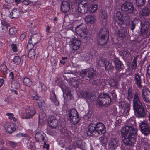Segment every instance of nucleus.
I'll list each match as a JSON object with an SVG mask.
<instances>
[{
	"mask_svg": "<svg viewBox=\"0 0 150 150\" xmlns=\"http://www.w3.org/2000/svg\"><path fill=\"white\" fill-rule=\"evenodd\" d=\"M135 121L132 119L126 121V125L122 128L121 131L122 139L123 143L129 146H133L135 142V139L137 135V130L133 126Z\"/></svg>",
	"mask_w": 150,
	"mask_h": 150,
	"instance_id": "obj_1",
	"label": "nucleus"
},
{
	"mask_svg": "<svg viewBox=\"0 0 150 150\" xmlns=\"http://www.w3.org/2000/svg\"><path fill=\"white\" fill-rule=\"evenodd\" d=\"M89 2L86 0H83L78 5V11H76L74 13V16L76 17H78L81 16V13H85L87 12L88 10L91 13H94L98 8V6L95 4L89 5Z\"/></svg>",
	"mask_w": 150,
	"mask_h": 150,
	"instance_id": "obj_2",
	"label": "nucleus"
},
{
	"mask_svg": "<svg viewBox=\"0 0 150 150\" xmlns=\"http://www.w3.org/2000/svg\"><path fill=\"white\" fill-rule=\"evenodd\" d=\"M111 102L110 96L107 94L100 95L98 97L97 103L100 105L108 106Z\"/></svg>",
	"mask_w": 150,
	"mask_h": 150,
	"instance_id": "obj_3",
	"label": "nucleus"
},
{
	"mask_svg": "<svg viewBox=\"0 0 150 150\" xmlns=\"http://www.w3.org/2000/svg\"><path fill=\"white\" fill-rule=\"evenodd\" d=\"M121 9L123 13L127 15L132 13L134 10V8L131 2L125 1L121 5Z\"/></svg>",
	"mask_w": 150,
	"mask_h": 150,
	"instance_id": "obj_4",
	"label": "nucleus"
},
{
	"mask_svg": "<svg viewBox=\"0 0 150 150\" xmlns=\"http://www.w3.org/2000/svg\"><path fill=\"white\" fill-rule=\"evenodd\" d=\"M133 108L137 117L140 118L146 117L147 114V111L142 105L138 106L137 108L134 107Z\"/></svg>",
	"mask_w": 150,
	"mask_h": 150,
	"instance_id": "obj_5",
	"label": "nucleus"
},
{
	"mask_svg": "<svg viewBox=\"0 0 150 150\" xmlns=\"http://www.w3.org/2000/svg\"><path fill=\"white\" fill-rule=\"evenodd\" d=\"M142 133L145 135L147 136L150 133V127L148 124L147 120H144L139 124Z\"/></svg>",
	"mask_w": 150,
	"mask_h": 150,
	"instance_id": "obj_6",
	"label": "nucleus"
},
{
	"mask_svg": "<svg viewBox=\"0 0 150 150\" xmlns=\"http://www.w3.org/2000/svg\"><path fill=\"white\" fill-rule=\"evenodd\" d=\"M76 33L80 37L83 38L87 35V30L86 28V25L83 24L79 25L76 28Z\"/></svg>",
	"mask_w": 150,
	"mask_h": 150,
	"instance_id": "obj_7",
	"label": "nucleus"
},
{
	"mask_svg": "<svg viewBox=\"0 0 150 150\" xmlns=\"http://www.w3.org/2000/svg\"><path fill=\"white\" fill-rule=\"evenodd\" d=\"M114 21L115 24H117L119 25H121L125 23L124 18L123 15L120 11H117L113 15Z\"/></svg>",
	"mask_w": 150,
	"mask_h": 150,
	"instance_id": "obj_8",
	"label": "nucleus"
},
{
	"mask_svg": "<svg viewBox=\"0 0 150 150\" xmlns=\"http://www.w3.org/2000/svg\"><path fill=\"white\" fill-rule=\"evenodd\" d=\"M58 120L54 116L49 117L47 119V125L51 129H54L57 127L58 124Z\"/></svg>",
	"mask_w": 150,
	"mask_h": 150,
	"instance_id": "obj_9",
	"label": "nucleus"
},
{
	"mask_svg": "<svg viewBox=\"0 0 150 150\" xmlns=\"http://www.w3.org/2000/svg\"><path fill=\"white\" fill-rule=\"evenodd\" d=\"M120 144L119 140L116 137L110 138L108 143V148L111 150L117 148Z\"/></svg>",
	"mask_w": 150,
	"mask_h": 150,
	"instance_id": "obj_10",
	"label": "nucleus"
},
{
	"mask_svg": "<svg viewBox=\"0 0 150 150\" xmlns=\"http://www.w3.org/2000/svg\"><path fill=\"white\" fill-rule=\"evenodd\" d=\"M96 74V71L93 68L86 69L81 74V76H83L84 78L87 76L88 78L93 77Z\"/></svg>",
	"mask_w": 150,
	"mask_h": 150,
	"instance_id": "obj_11",
	"label": "nucleus"
},
{
	"mask_svg": "<svg viewBox=\"0 0 150 150\" xmlns=\"http://www.w3.org/2000/svg\"><path fill=\"white\" fill-rule=\"evenodd\" d=\"M23 13L21 9L16 8H14L11 11L9 16L11 18H17L19 17Z\"/></svg>",
	"mask_w": 150,
	"mask_h": 150,
	"instance_id": "obj_12",
	"label": "nucleus"
},
{
	"mask_svg": "<svg viewBox=\"0 0 150 150\" xmlns=\"http://www.w3.org/2000/svg\"><path fill=\"white\" fill-rule=\"evenodd\" d=\"M139 15L140 18H145L150 15V9L145 6L139 11Z\"/></svg>",
	"mask_w": 150,
	"mask_h": 150,
	"instance_id": "obj_13",
	"label": "nucleus"
},
{
	"mask_svg": "<svg viewBox=\"0 0 150 150\" xmlns=\"http://www.w3.org/2000/svg\"><path fill=\"white\" fill-rule=\"evenodd\" d=\"M88 129L87 134L88 136H92L94 135L97 132L96 124L91 123L88 127Z\"/></svg>",
	"mask_w": 150,
	"mask_h": 150,
	"instance_id": "obj_14",
	"label": "nucleus"
},
{
	"mask_svg": "<svg viewBox=\"0 0 150 150\" xmlns=\"http://www.w3.org/2000/svg\"><path fill=\"white\" fill-rule=\"evenodd\" d=\"M95 124L96 132L100 135L105 134L106 132V127L104 125L100 122Z\"/></svg>",
	"mask_w": 150,
	"mask_h": 150,
	"instance_id": "obj_15",
	"label": "nucleus"
},
{
	"mask_svg": "<svg viewBox=\"0 0 150 150\" xmlns=\"http://www.w3.org/2000/svg\"><path fill=\"white\" fill-rule=\"evenodd\" d=\"M120 106L122 108V110L123 111V115L125 116L129 115L130 107V104L124 102H122L121 103Z\"/></svg>",
	"mask_w": 150,
	"mask_h": 150,
	"instance_id": "obj_16",
	"label": "nucleus"
},
{
	"mask_svg": "<svg viewBox=\"0 0 150 150\" xmlns=\"http://www.w3.org/2000/svg\"><path fill=\"white\" fill-rule=\"evenodd\" d=\"M81 44L80 41L76 39H72L70 41L71 47L74 50H77L80 48Z\"/></svg>",
	"mask_w": 150,
	"mask_h": 150,
	"instance_id": "obj_17",
	"label": "nucleus"
},
{
	"mask_svg": "<svg viewBox=\"0 0 150 150\" xmlns=\"http://www.w3.org/2000/svg\"><path fill=\"white\" fill-rule=\"evenodd\" d=\"M139 94L137 92L134 93L133 100V108L134 107L137 108L138 106L142 105V103L139 100Z\"/></svg>",
	"mask_w": 150,
	"mask_h": 150,
	"instance_id": "obj_18",
	"label": "nucleus"
},
{
	"mask_svg": "<svg viewBox=\"0 0 150 150\" xmlns=\"http://www.w3.org/2000/svg\"><path fill=\"white\" fill-rule=\"evenodd\" d=\"M35 109L32 106H28L25 109V112L27 118H30L35 113Z\"/></svg>",
	"mask_w": 150,
	"mask_h": 150,
	"instance_id": "obj_19",
	"label": "nucleus"
},
{
	"mask_svg": "<svg viewBox=\"0 0 150 150\" xmlns=\"http://www.w3.org/2000/svg\"><path fill=\"white\" fill-rule=\"evenodd\" d=\"M120 74H117L115 76L116 81L114 79H110L108 82L110 86L114 88L116 87L117 85V81L120 79Z\"/></svg>",
	"mask_w": 150,
	"mask_h": 150,
	"instance_id": "obj_20",
	"label": "nucleus"
},
{
	"mask_svg": "<svg viewBox=\"0 0 150 150\" xmlns=\"http://www.w3.org/2000/svg\"><path fill=\"white\" fill-rule=\"evenodd\" d=\"M149 25V23L147 21H145L143 23L141 29V34L145 35L147 33V31Z\"/></svg>",
	"mask_w": 150,
	"mask_h": 150,
	"instance_id": "obj_21",
	"label": "nucleus"
},
{
	"mask_svg": "<svg viewBox=\"0 0 150 150\" xmlns=\"http://www.w3.org/2000/svg\"><path fill=\"white\" fill-rule=\"evenodd\" d=\"M74 140L73 144L74 146L80 148L83 147V142L81 139L79 138L75 137Z\"/></svg>",
	"mask_w": 150,
	"mask_h": 150,
	"instance_id": "obj_22",
	"label": "nucleus"
},
{
	"mask_svg": "<svg viewBox=\"0 0 150 150\" xmlns=\"http://www.w3.org/2000/svg\"><path fill=\"white\" fill-rule=\"evenodd\" d=\"M141 142L142 146L145 149L150 148V141L147 138L142 139Z\"/></svg>",
	"mask_w": 150,
	"mask_h": 150,
	"instance_id": "obj_23",
	"label": "nucleus"
},
{
	"mask_svg": "<svg viewBox=\"0 0 150 150\" xmlns=\"http://www.w3.org/2000/svg\"><path fill=\"white\" fill-rule=\"evenodd\" d=\"M98 35L105 37L107 38V39H108L109 33L107 28L105 27H103L99 32Z\"/></svg>",
	"mask_w": 150,
	"mask_h": 150,
	"instance_id": "obj_24",
	"label": "nucleus"
},
{
	"mask_svg": "<svg viewBox=\"0 0 150 150\" xmlns=\"http://www.w3.org/2000/svg\"><path fill=\"white\" fill-rule=\"evenodd\" d=\"M70 8L69 3L66 1H64L62 3L61 9L63 12H66L69 11Z\"/></svg>",
	"mask_w": 150,
	"mask_h": 150,
	"instance_id": "obj_25",
	"label": "nucleus"
},
{
	"mask_svg": "<svg viewBox=\"0 0 150 150\" xmlns=\"http://www.w3.org/2000/svg\"><path fill=\"white\" fill-rule=\"evenodd\" d=\"M102 25L105 26L106 25L108 21V16L105 11H103L100 15Z\"/></svg>",
	"mask_w": 150,
	"mask_h": 150,
	"instance_id": "obj_26",
	"label": "nucleus"
},
{
	"mask_svg": "<svg viewBox=\"0 0 150 150\" xmlns=\"http://www.w3.org/2000/svg\"><path fill=\"white\" fill-rule=\"evenodd\" d=\"M97 39L98 43L101 46L106 44L108 40L107 38L99 35H98Z\"/></svg>",
	"mask_w": 150,
	"mask_h": 150,
	"instance_id": "obj_27",
	"label": "nucleus"
},
{
	"mask_svg": "<svg viewBox=\"0 0 150 150\" xmlns=\"http://www.w3.org/2000/svg\"><path fill=\"white\" fill-rule=\"evenodd\" d=\"M5 127L6 131L9 133H13L16 130L15 127L12 125H11L9 123L6 125Z\"/></svg>",
	"mask_w": 150,
	"mask_h": 150,
	"instance_id": "obj_28",
	"label": "nucleus"
},
{
	"mask_svg": "<svg viewBox=\"0 0 150 150\" xmlns=\"http://www.w3.org/2000/svg\"><path fill=\"white\" fill-rule=\"evenodd\" d=\"M123 65L122 62L119 60L115 61V67L117 71H120L123 69Z\"/></svg>",
	"mask_w": 150,
	"mask_h": 150,
	"instance_id": "obj_29",
	"label": "nucleus"
},
{
	"mask_svg": "<svg viewBox=\"0 0 150 150\" xmlns=\"http://www.w3.org/2000/svg\"><path fill=\"white\" fill-rule=\"evenodd\" d=\"M64 96L65 95V97L69 99L71 98V93L69 88H65L62 89Z\"/></svg>",
	"mask_w": 150,
	"mask_h": 150,
	"instance_id": "obj_30",
	"label": "nucleus"
},
{
	"mask_svg": "<svg viewBox=\"0 0 150 150\" xmlns=\"http://www.w3.org/2000/svg\"><path fill=\"white\" fill-rule=\"evenodd\" d=\"M109 62L105 59L100 58L99 59L98 64L100 67L105 66V69H108L107 64Z\"/></svg>",
	"mask_w": 150,
	"mask_h": 150,
	"instance_id": "obj_31",
	"label": "nucleus"
},
{
	"mask_svg": "<svg viewBox=\"0 0 150 150\" xmlns=\"http://www.w3.org/2000/svg\"><path fill=\"white\" fill-rule=\"evenodd\" d=\"M134 81L138 87H140L141 86L142 81L140 76L138 74H135Z\"/></svg>",
	"mask_w": 150,
	"mask_h": 150,
	"instance_id": "obj_32",
	"label": "nucleus"
},
{
	"mask_svg": "<svg viewBox=\"0 0 150 150\" xmlns=\"http://www.w3.org/2000/svg\"><path fill=\"white\" fill-rule=\"evenodd\" d=\"M50 95L51 100L53 101L54 103L56 105H58L59 102L56 98V96L55 94V92L53 90H52L51 91Z\"/></svg>",
	"mask_w": 150,
	"mask_h": 150,
	"instance_id": "obj_33",
	"label": "nucleus"
},
{
	"mask_svg": "<svg viewBox=\"0 0 150 150\" xmlns=\"http://www.w3.org/2000/svg\"><path fill=\"white\" fill-rule=\"evenodd\" d=\"M68 114L69 118L78 115V112L75 109H70L68 112Z\"/></svg>",
	"mask_w": 150,
	"mask_h": 150,
	"instance_id": "obj_34",
	"label": "nucleus"
},
{
	"mask_svg": "<svg viewBox=\"0 0 150 150\" xmlns=\"http://www.w3.org/2000/svg\"><path fill=\"white\" fill-rule=\"evenodd\" d=\"M139 19L137 18H135L133 20L130 26L131 30H133L134 29L135 26L139 23Z\"/></svg>",
	"mask_w": 150,
	"mask_h": 150,
	"instance_id": "obj_35",
	"label": "nucleus"
},
{
	"mask_svg": "<svg viewBox=\"0 0 150 150\" xmlns=\"http://www.w3.org/2000/svg\"><path fill=\"white\" fill-rule=\"evenodd\" d=\"M95 18L93 16L88 15L86 16L85 18V21L88 23H93L95 21Z\"/></svg>",
	"mask_w": 150,
	"mask_h": 150,
	"instance_id": "obj_36",
	"label": "nucleus"
},
{
	"mask_svg": "<svg viewBox=\"0 0 150 150\" xmlns=\"http://www.w3.org/2000/svg\"><path fill=\"white\" fill-rule=\"evenodd\" d=\"M39 123L40 122H42V121H43L45 120L47 118V116L45 113L43 112H41L39 115Z\"/></svg>",
	"mask_w": 150,
	"mask_h": 150,
	"instance_id": "obj_37",
	"label": "nucleus"
},
{
	"mask_svg": "<svg viewBox=\"0 0 150 150\" xmlns=\"http://www.w3.org/2000/svg\"><path fill=\"white\" fill-rule=\"evenodd\" d=\"M35 138L36 140L38 141L43 140L44 139L43 135L40 132H38L35 134Z\"/></svg>",
	"mask_w": 150,
	"mask_h": 150,
	"instance_id": "obj_38",
	"label": "nucleus"
},
{
	"mask_svg": "<svg viewBox=\"0 0 150 150\" xmlns=\"http://www.w3.org/2000/svg\"><path fill=\"white\" fill-rule=\"evenodd\" d=\"M70 118L71 122L73 124H75L78 123L79 120L78 115L71 117Z\"/></svg>",
	"mask_w": 150,
	"mask_h": 150,
	"instance_id": "obj_39",
	"label": "nucleus"
},
{
	"mask_svg": "<svg viewBox=\"0 0 150 150\" xmlns=\"http://www.w3.org/2000/svg\"><path fill=\"white\" fill-rule=\"evenodd\" d=\"M133 96V93L132 90L129 88L127 91V95L126 96V98L129 101H131Z\"/></svg>",
	"mask_w": 150,
	"mask_h": 150,
	"instance_id": "obj_40",
	"label": "nucleus"
},
{
	"mask_svg": "<svg viewBox=\"0 0 150 150\" xmlns=\"http://www.w3.org/2000/svg\"><path fill=\"white\" fill-rule=\"evenodd\" d=\"M136 4L138 7H142L145 4L146 0H135Z\"/></svg>",
	"mask_w": 150,
	"mask_h": 150,
	"instance_id": "obj_41",
	"label": "nucleus"
},
{
	"mask_svg": "<svg viewBox=\"0 0 150 150\" xmlns=\"http://www.w3.org/2000/svg\"><path fill=\"white\" fill-rule=\"evenodd\" d=\"M24 85L30 86L32 84V82L27 77H25L23 81Z\"/></svg>",
	"mask_w": 150,
	"mask_h": 150,
	"instance_id": "obj_42",
	"label": "nucleus"
},
{
	"mask_svg": "<svg viewBox=\"0 0 150 150\" xmlns=\"http://www.w3.org/2000/svg\"><path fill=\"white\" fill-rule=\"evenodd\" d=\"M28 57L32 59L35 58V51L34 49L29 50L28 54Z\"/></svg>",
	"mask_w": 150,
	"mask_h": 150,
	"instance_id": "obj_43",
	"label": "nucleus"
},
{
	"mask_svg": "<svg viewBox=\"0 0 150 150\" xmlns=\"http://www.w3.org/2000/svg\"><path fill=\"white\" fill-rule=\"evenodd\" d=\"M32 99L34 100H36L37 101L38 103L39 104L40 103L39 101V99L41 98L40 97H39L37 96V94L36 92H35L33 94H31Z\"/></svg>",
	"mask_w": 150,
	"mask_h": 150,
	"instance_id": "obj_44",
	"label": "nucleus"
},
{
	"mask_svg": "<svg viewBox=\"0 0 150 150\" xmlns=\"http://www.w3.org/2000/svg\"><path fill=\"white\" fill-rule=\"evenodd\" d=\"M130 53L127 50H122L120 53V54L123 57L127 58L129 57Z\"/></svg>",
	"mask_w": 150,
	"mask_h": 150,
	"instance_id": "obj_45",
	"label": "nucleus"
},
{
	"mask_svg": "<svg viewBox=\"0 0 150 150\" xmlns=\"http://www.w3.org/2000/svg\"><path fill=\"white\" fill-rule=\"evenodd\" d=\"M32 38H30L28 40V42L27 45V48L28 50H30L33 49H32L34 45H33L32 43Z\"/></svg>",
	"mask_w": 150,
	"mask_h": 150,
	"instance_id": "obj_46",
	"label": "nucleus"
},
{
	"mask_svg": "<svg viewBox=\"0 0 150 150\" xmlns=\"http://www.w3.org/2000/svg\"><path fill=\"white\" fill-rule=\"evenodd\" d=\"M37 38H38L39 37L36 36V35L31 36L30 38H32V43L34 45L37 43L38 42V40H37Z\"/></svg>",
	"mask_w": 150,
	"mask_h": 150,
	"instance_id": "obj_47",
	"label": "nucleus"
},
{
	"mask_svg": "<svg viewBox=\"0 0 150 150\" xmlns=\"http://www.w3.org/2000/svg\"><path fill=\"white\" fill-rule=\"evenodd\" d=\"M80 94L83 97L87 98L91 97V96L88 92L85 91H82L80 92Z\"/></svg>",
	"mask_w": 150,
	"mask_h": 150,
	"instance_id": "obj_48",
	"label": "nucleus"
},
{
	"mask_svg": "<svg viewBox=\"0 0 150 150\" xmlns=\"http://www.w3.org/2000/svg\"><path fill=\"white\" fill-rule=\"evenodd\" d=\"M142 96L150 95V92L147 88H144L142 90Z\"/></svg>",
	"mask_w": 150,
	"mask_h": 150,
	"instance_id": "obj_49",
	"label": "nucleus"
},
{
	"mask_svg": "<svg viewBox=\"0 0 150 150\" xmlns=\"http://www.w3.org/2000/svg\"><path fill=\"white\" fill-rule=\"evenodd\" d=\"M27 145L28 148L30 149H33L35 146L34 144L31 141L28 140L27 142Z\"/></svg>",
	"mask_w": 150,
	"mask_h": 150,
	"instance_id": "obj_50",
	"label": "nucleus"
},
{
	"mask_svg": "<svg viewBox=\"0 0 150 150\" xmlns=\"http://www.w3.org/2000/svg\"><path fill=\"white\" fill-rule=\"evenodd\" d=\"M13 61L15 64L18 65L21 62V59L19 56H16L13 59Z\"/></svg>",
	"mask_w": 150,
	"mask_h": 150,
	"instance_id": "obj_51",
	"label": "nucleus"
},
{
	"mask_svg": "<svg viewBox=\"0 0 150 150\" xmlns=\"http://www.w3.org/2000/svg\"><path fill=\"white\" fill-rule=\"evenodd\" d=\"M19 44L18 43L17 44L13 43L11 45V48L12 50L15 52H17L18 50V47L19 46Z\"/></svg>",
	"mask_w": 150,
	"mask_h": 150,
	"instance_id": "obj_52",
	"label": "nucleus"
},
{
	"mask_svg": "<svg viewBox=\"0 0 150 150\" xmlns=\"http://www.w3.org/2000/svg\"><path fill=\"white\" fill-rule=\"evenodd\" d=\"M1 25L6 26H9L10 24L6 19L2 18L1 20Z\"/></svg>",
	"mask_w": 150,
	"mask_h": 150,
	"instance_id": "obj_53",
	"label": "nucleus"
},
{
	"mask_svg": "<svg viewBox=\"0 0 150 150\" xmlns=\"http://www.w3.org/2000/svg\"><path fill=\"white\" fill-rule=\"evenodd\" d=\"M11 86L13 88L15 89H17L19 87V84L16 82H12Z\"/></svg>",
	"mask_w": 150,
	"mask_h": 150,
	"instance_id": "obj_54",
	"label": "nucleus"
},
{
	"mask_svg": "<svg viewBox=\"0 0 150 150\" xmlns=\"http://www.w3.org/2000/svg\"><path fill=\"white\" fill-rule=\"evenodd\" d=\"M1 71L2 72H3L4 74L5 75L7 74V71L8 69L6 67V66L5 65H3L1 66Z\"/></svg>",
	"mask_w": 150,
	"mask_h": 150,
	"instance_id": "obj_55",
	"label": "nucleus"
},
{
	"mask_svg": "<svg viewBox=\"0 0 150 150\" xmlns=\"http://www.w3.org/2000/svg\"><path fill=\"white\" fill-rule=\"evenodd\" d=\"M17 32L16 29L14 27H12L9 30V33L11 35H14Z\"/></svg>",
	"mask_w": 150,
	"mask_h": 150,
	"instance_id": "obj_56",
	"label": "nucleus"
},
{
	"mask_svg": "<svg viewBox=\"0 0 150 150\" xmlns=\"http://www.w3.org/2000/svg\"><path fill=\"white\" fill-rule=\"evenodd\" d=\"M7 142H8L10 146L12 148L16 147L17 145V143L14 142L9 141V140H8Z\"/></svg>",
	"mask_w": 150,
	"mask_h": 150,
	"instance_id": "obj_57",
	"label": "nucleus"
},
{
	"mask_svg": "<svg viewBox=\"0 0 150 150\" xmlns=\"http://www.w3.org/2000/svg\"><path fill=\"white\" fill-rule=\"evenodd\" d=\"M39 87H41L42 91H45L47 90V87L42 83L39 82Z\"/></svg>",
	"mask_w": 150,
	"mask_h": 150,
	"instance_id": "obj_58",
	"label": "nucleus"
},
{
	"mask_svg": "<svg viewBox=\"0 0 150 150\" xmlns=\"http://www.w3.org/2000/svg\"><path fill=\"white\" fill-rule=\"evenodd\" d=\"M100 142L102 144H105L107 142V139L105 137H101L100 138Z\"/></svg>",
	"mask_w": 150,
	"mask_h": 150,
	"instance_id": "obj_59",
	"label": "nucleus"
},
{
	"mask_svg": "<svg viewBox=\"0 0 150 150\" xmlns=\"http://www.w3.org/2000/svg\"><path fill=\"white\" fill-rule=\"evenodd\" d=\"M142 98L146 102H148L150 101V95L142 96Z\"/></svg>",
	"mask_w": 150,
	"mask_h": 150,
	"instance_id": "obj_60",
	"label": "nucleus"
},
{
	"mask_svg": "<svg viewBox=\"0 0 150 150\" xmlns=\"http://www.w3.org/2000/svg\"><path fill=\"white\" fill-rule=\"evenodd\" d=\"M88 58L89 57L86 54L81 55V59L83 60L86 61L88 60Z\"/></svg>",
	"mask_w": 150,
	"mask_h": 150,
	"instance_id": "obj_61",
	"label": "nucleus"
},
{
	"mask_svg": "<svg viewBox=\"0 0 150 150\" xmlns=\"http://www.w3.org/2000/svg\"><path fill=\"white\" fill-rule=\"evenodd\" d=\"M137 57H135L132 62V67L134 68H135L137 67Z\"/></svg>",
	"mask_w": 150,
	"mask_h": 150,
	"instance_id": "obj_62",
	"label": "nucleus"
},
{
	"mask_svg": "<svg viewBox=\"0 0 150 150\" xmlns=\"http://www.w3.org/2000/svg\"><path fill=\"white\" fill-rule=\"evenodd\" d=\"M27 134H23V133H19L17 134L16 135V136L17 137H27Z\"/></svg>",
	"mask_w": 150,
	"mask_h": 150,
	"instance_id": "obj_63",
	"label": "nucleus"
},
{
	"mask_svg": "<svg viewBox=\"0 0 150 150\" xmlns=\"http://www.w3.org/2000/svg\"><path fill=\"white\" fill-rule=\"evenodd\" d=\"M150 65L149 66L147 67V73L146 74V76L147 78H150Z\"/></svg>",
	"mask_w": 150,
	"mask_h": 150,
	"instance_id": "obj_64",
	"label": "nucleus"
}]
</instances>
